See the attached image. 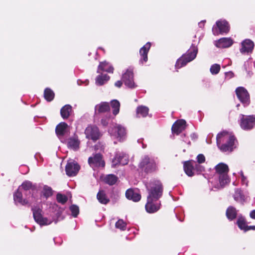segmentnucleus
Returning a JSON list of instances; mask_svg holds the SVG:
<instances>
[{
	"mask_svg": "<svg viewBox=\"0 0 255 255\" xmlns=\"http://www.w3.org/2000/svg\"><path fill=\"white\" fill-rule=\"evenodd\" d=\"M216 139L217 146L222 152H232L236 148L235 142L237 141L236 137L234 135H229L226 131L219 133Z\"/></svg>",
	"mask_w": 255,
	"mask_h": 255,
	"instance_id": "nucleus-1",
	"label": "nucleus"
},
{
	"mask_svg": "<svg viewBox=\"0 0 255 255\" xmlns=\"http://www.w3.org/2000/svg\"><path fill=\"white\" fill-rule=\"evenodd\" d=\"M146 188L148 193L147 198L159 200L162 197L164 188L160 180L158 179L151 180Z\"/></svg>",
	"mask_w": 255,
	"mask_h": 255,
	"instance_id": "nucleus-2",
	"label": "nucleus"
},
{
	"mask_svg": "<svg viewBox=\"0 0 255 255\" xmlns=\"http://www.w3.org/2000/svg\"><path fill=\"white\" fill-rule=\"evenodd\" d=\"M197 52V47L194 44H192L186 53L183 54L177 60L175 65L176 68L179 69L185 66L188 62L192 61L196 57Z\"/></svg>",
	"mask_w": 255,
	"mask_h": 255,
	"instance_id": "nucleus-3",
	"label": "nucleus"
},
{
	"mask_svg": "<svg viewBox=\"0 0 255 255\" xmlns=\"http://www.w3.org/2000/svg\"><path fill=\"white\" fill-rule=\"evenodd\" d=\"M138 167L147 174L155 172L158 169L155 160L152 158H150L148 156H145L142 159Z\"/></svg>",
	"mask_w": 255,
	"mask_h": 255,
	"instance_id": "nucleus-4",
	"label": "nucleus"
},
{
	"mask_svg": "<svg viewBox=\"0 0 255 255\" xmlns=\"http://www.w3.org/2000/svg\"><path fill=\"white\" fill-rule=\"evenodd\" d=\"M35 221L40 226L49 225L51 222L47 218L43 217L42 210L39 207L34 206L31 208Z\"/></svg>",
	"mask_w": 255,
	"mask_h": 255,
	"instance_id": "nucleus-5",
	"label": "nucleus"
},
{
	"mask_svg": "<svg viewBox=\"0 0 255 255\" xmlns=\"http://www.w3.org/2000/svg\"><path fill=\"white\" fill-rule=\"evenodd\" d=\"M84 133L86 138L91 139L94 141L98 140L102 135L99 128L93 125H88L86 128Z\"/></svg>",
	"mask_w": 255,
	"mask_h": 255,
	"instance_id": "nucleus-6",
	"label": "nucleus"
},
{
	"mask_svg": "<svg viewBox=\"0 0 255 255\" xmlns=\"http://www.w3.org/2000/svg\"><path fill=\"white\" fill-rule=\"evenodd\" d=\"M255 125V116H245L242 115L241 119V127L245 130H250L252 129Z\"/></svg>",
	"mask_w": 255,
	"mask_h": 255,
	"instance_id": "nucleus-7",
	"label": "nucleus"
},
{
	"mask_svg": "<svg viewBox=\"0 0 255 255\" xmlns=\"http://www.w3.org/2000/svg\"><path fill=\"white\" fill-rule=\"evenodd\" d=\"M236 94L239 100L245 106H247L250 104V95L248 91L244 87H238L236 89Z\"/></svg>",
	"mask_w": 255,
	"mask_h": 255,
	"instance_id": "nucleus-8",
	"label": "nucleus"
},
{
	"mask_svg": "<svg viewBox=\"0 0 255 255\" xmlns=\"http://www.w3.org/2000/svg\"><path fill=\"white\" fill-rule=\"evenodd\" d=\"M160 205V201L159 200L147 197V202L145 208L147 212L153 213L159 210Z\"/></svg>",
	"mask_w": 255,
	"mask_h": 255,
	"instance_id": "nucleus-9",
	"label": "nucleus"
},
{
	"mask_svg": "<svg viewBox=\"0 0 255 255\" xmlns=\"http://www.w3.org/2000/svg\"><path fill=\"white\" fill-rule=\"evenodd\" d=\"M122 81L126 86L129 88H133L135 87L133 80V69H128L126 72L123 74Z\"/></svg>",
	"mask_w": 255,
	"mask_h": 255,
	"instance_id": "nucleus-10",
	"label": "nucleus"
},
{
	"mask_svg": "<svg viewBox=\"0 0 255 255\" xmlns=\"http://www.w3.org/2000/svg\"><path fill=\"white\" fill-rule=\"evenodd\" d=\"M88 163L92 167H102L105 166V162L103 159V156L100 153L93 154L88 158Z\"/></svg>",
	"mask_w": 255,
	"mask_h": 255,
	"instance_id": "nucleus-11",
	"label": "nucleus"
},
{
	"mask_svg": "<svg viewBox=\"0 0 255 255\" xmlns=\"http://www.w3.org/2000/svg\"><path fill=\"white\" fill-rule=\"evenodd\" d=\"M80 169V166L75 161L68 162L65 166L66 173L70 177L76 176Z\"/></svg>",
	"mask_w": 255,
	"mask_h": 255,
	"instance_id": "nucleus-12",
	"label": "nucleus"
},
{
	"mask_svg": "<svg viewBox=\"0 0 255 255\" xmlns=\"http://www.w3.org/2000/svg\"><path fill=\"white\" fill-rule=\"evenodd\" d=\"M186 124V122L184 120H177L172 126V132L176 135L179 134L185 129Z\"/></svg>",
	"mask_w": 255,
	"mask_h": 255,
	"instance_id": "nucleus-13",
	"label": "nucleus"
},
{
	"mask_svg": "<svg viewBox=\"0 0 255 255\" xmlns=\"http://www.w3.org/2000/svg\"><path fill=\"white\" fill-rule=\"evenodd\" d=\"M128 162V158L125 154L117 153L112 161L113 167H116L119 164L124 165L127 164Z\"/></svg>",
	"mask_w": 255,
	"mask_h": 255,
	"instance_id": "nucleus-14",
	"label": "nucleus"
},
{
	"mask_svg": "<svg viewBox=\"0 0 255 255\" xmlns=\"http://www.w3.org/2000/svg\"><path fill=\"white\" fill-rule=\"evenodd\" d=\"M110 107L107 102H101L95 106V115H100L103 113H110Z\"/></svg>",
	"mask_w": 255,
	"mask_h": 255,
	"instance_id": "nucleus-15",
	"label": "nucleus"
},
{
	"mask_svg": "<svg viewBox=\"0 0 255 255\" xmlns=\"http://www.w3.org/2000/svg\"><path fill=\"white\" fill-rule=\"evenodd\" d=\"M254 47V43L253 41L249 39H245L242 43V48L240 49V52L242 53L251 52Z\"/></svg>",
	"mask_w": 255,
	"mask_h": 255,
	"instance_id": "nucleus-16",
	"label": "nucleus"
},
{
	"mask_svg": "<svg viewBox=\"0 0 255 255\" xmlns=\"http://www.w3.org/2000/svg\"><path fill=\"white\" fill-rule=\"evenodd\" d=\"M151 46L150 42H147L143 47L139 50V54L141 56L140 62L143 64V62L147 61L148 57L147 54Z\"/></svg>",
	"mask_w": 255,
	"mask_h": 255,
	"instance_id": "nucleus-17",
	"label": "nucleus"
},
{
	"mask_svg": "<svg viewBox=\"0 0 255 255\" xmlns=\"http://www.w3.org/2000/svg\"><path fill=\"white\" fill-rule=\"evenodd\" d=\"M80 140L77 135H74L73 137H70L68 139L67 146L68 148L78 150L79 149Z\"/></svg>",
	"mask_w": 255,
	"mask_h": 255,
	"instance_id": "nucleus-18",
	"label": "nucleus"
},
{
	"mask_svg": "<svg viewBox=\"0 0 255 255\" xmlns=\"http://www.w3.org/2000/svg\"><path fill=\"white\" fill-rule=\"evenodd\" d=\"M68 126L65 122H61L55 128V133L59 138L62 137L67 132Z\"/></svg>",
	"mask_w": 255,
	"mask_h": 255,
	"instance_id": "nucleus-19",
	"label": "nucleus"
},
{
	"mask_svg": "<svg viewBox=\"0 0 255 255\" xmlns=\"http://www.w3.org/2000/svg\"><path fill=\"white\" fill-rule=\"evenodd\" d=\"M194 160H188L184 162V170L188 176L192 177L194 175Z\"/></svg>",
	"mask_w": 255,
	"mask_h": 255,
	"instance_id": "nucleus-20",
	"label": "nucleus"
},
{
	"mask_svg": "<svg viewBox=\"0 0 255 255\" xmlns=\"http://www.w3.org/2000/svg\"><path fill=\"white\" fill-rule=\"evenodd\" d=\"M233 44V41L231 38L224 37L219 39L216 45L218 48H226L230 47Z\"/></svg>",
	"mask_w": 255,
	"mask_h": 255,
	"instance_id": "nucleus-21",
	"label": "nucleus"
},
{
	"mask_svg": "<svg viewBox=\"0 0 255 255\" xmlns=\"http://www.w3.org/2000/svg\"><path fill=\"white\" fill-rule=\"evenodd\" d=\"M126 196L127 199L133 202H138L141 199V195L131 188L126 191Z\"/></svg>",
	"mask_w": 255,
	"mask_h": 255,
	"instance_id": "nucleus-22",
	"label": "nucleus"
},
{
	"mask_svg": "<svg viewBox=\"0 0 255 255\" xmlns=\"http://www.w3.org/2000/svg\"><path fill=\"white\" fill-rule=\"evenodd\" d=\"M13 200L15 203H18L22 205H25L28 203L27 200L23 199L22 193L20 191V187L13 194Z\"/></svg>",
	"mask_w": 255,
	"mask_h": 255,
	"instance_id": "nucleus-23",
	"label": "nucleus"
},
{
	"mask_svg": "<svg viewBox=\"0 0 255 255\" xmlns=\"http://www.w3.org/2000/svg\"><path fill=\"white\" fill-rule=\"evenodd\" d=\"M216 25L221 33H227L230 30V25L226 20H218L216 22Z\"/></svg>",
	"mask_w": 255,
	"mask_h": 255,
	"instance_id": "nucleus-24",
	"label": "nucleus"
},
{
	"mask_svg": "<svg viewBox=\"0 0 255 255\" xmlns=\"http://www.w3.org/2000/svg\"><path fill=\"white\" fill-rule=\"evenodd\" d=\"M238 210L232 206H229L226 211V216L230 221H233L237 217Z\"/></svg>",
	"mask_w": 255,
	"mask_h": 255,
	"instance_id": "nucleus-25",
	"label": "nucleus"
},
{
	"mask_svg": "<svg viewBox=\"0 0 255 255\" xmlns=\"http://www.w3.org/2000/svg\"><path fill=\"white\" fill-rule=\"evenodd\" d=\"M115 129L117 132V138H118L120 141L123 140L127 134L126 128L121 125H117L115 127Z\"/></svg>",
	"mask_w": 255,
	"mask_h": 255,
	"instance_id": "nucleus-26",
	"label": "nucleus"
},
{
	"mask_svg": "<svg viewBox=\"0 0 255 255\" xmlns=\"http://www.w3.org/2000/svg\"><path fill=\"white\" fill-rule=\"evenodd\" d=\"M97 198L98 201L102 204L107 205L110 200L103 190H100L97 194Z\"/></svg>",
	"mask_w": 255,
	"mask_h": 255,
	"instance_id": "nucleus-27",
	"label": "nucleus"
},
{
	"mask_svg": "<svg viewBox=\"0 0 255 255\" xmlns=\"http://www.w3.org/2000/svg\"><path fill=\"white\" fill-rule=\"evenodd\" d=\"M72 106L70 105H66L60 110L61 116L64 120L67 119L72 114Z\"/></svg>",
	"mask_w": 255,
	"mask_h": 255,
	"instance_id": "nucleus-28",
	"label": "nucleus"
},
{
	"mask_svg": "<svg viewBox=\"0 0 255 255\" xmlns=\"http://www.w3.org/2000/svg\"><path fill=\"white\" fill-rule=\"evenodd\" d=\"M216 172L218 175L228 174L229 168L227 164L224 163H219L215 167Z\"/></svg>",
	"mask_w": 255,
	"mask_h": 255,
	"instance_id": "nucleus-29",
	"label": "nucleus"
},
{
	"mask_svg": "<svg viewBox=\"0 0 255 255\" xmlns=\"http://www.w3.org/2000/svg\"><path fill=\"white\" fill-rule=\"evenodd\" d=\"M233 197L236 202H239L242 205H244V202L246 201L245 196L240 189H237L235 190Z\"/></svg>",
	"mask_w": 255,
	"mask_h": 255,
	"instance_id": "nucleus-30",
	"label": "nucleus"
},
{
	"mask_svg": "<svg viewBox=\"0 0 255 255\" xmlns=\"http://www.w3.org/2000/svg\"><path fill=\"white\" fill-rule=\"evenodd\" d=\"M114 67L113 66H109L108 63L106 62H101L98 66V73H100L99 70L105 71L108 73H113L114 72Z\"/></svg>",
	"mask_w": 255,
	"mask_h": 255,
	"instance_id": "nucleus-31",
	"label": "nucleus"
},
{
	"mask_svg": "<svg viewBox=\"0 0 255 255\" xmlns=\"http://www.w3.org/2000/svg\"><path fill=\"white\" fill-rule=\"evenodd\" d=\"M55 97L54 92L49 88H46L44 91V97L47 102L52 101Z\"/></svg>",
	"mask_w": 255,
	"mask_h": 255,
	"instance_id": "nucleus-32",
	"label": "nucleus"
},
{
	"mask_svg": "<svg viewBox=\"0 0 255 255\" xmlns=\"http://www.w3.org/2000/svg\"><path fill=\"white\" fill-rule=\"evenodd\" d=\"M219 182L221 187L223 188L230 182L228 174L219 175Z\"/></svg>",
	"mask_w": 255,
	"mask_h": 255,
	"instance_id": "nucleus-33",
	"label": "nucleus"
},
{
	"mask_svg": "<svg viewBox=\"0 0 255 255\" xmlns=\"http://www.w3.org/2000/svg\"><path fill=\"white\" fill-rule=\"evenodd\" d=\"M110 77L107 74L98 75L96 79L97 85L102 86L109 80Z\"/></svg>",
	"mask_w": 255,
	"mask_h": 255,
	"instance_id": "nucleus-34",
	"label": "nucleus"
},
{
	"mask_svg": "<svg viewBox=\"0 0 255 255\" xmlns=\"http://www.w3.org/2000/svg\"><path fill=\"white\" fill-rule=\"evenodd\" d=\"M118 180L117 176L114 174L107 175L104 178V182L109 185H113L116 183Z\"/></svg>",
	"mask_w": 255,
	"mask_h": 255,
	"instance_id": "nucleus-35",
	"label": "nucleus"
},
{
	"mask_svg": "<svg viewBox=\"0 0 255 255\" xmlns=\"http://www.w3.org/2000/svg\"><path fill=\"white\" fill-rule=\"evenodd\" d=\"M19 187H20V190L23 189L24 191L34 190L36 189L35 185H33L32 182L29 181H24Z\"/></svg>",
	"mask_w": 255,
	"mask_h": 255,
	"instance_id": "nucleus-36",
	"label": "nucleus"
},
{
	"mask_svg": "<svg viewBox=\"0 0 255 255\" xmlns=\"http://www.w3.org/2000/svg\"><path fill=\"white\" fill-rule=\"evenodd\" d=\"M111 106L113 109V114L114 116L118 115L120 111V103L117 100H113L111 102Z\"/></svg>",
	"mask_w": 255,
	"mask_h": 255,
	"instance_id": "nucleus-37",
	"label": "nucleus"
},
{
	"mask_svg": "<svg viewBox=\"0 0 255 255\" xmlns=\"http://www.w3.org/2000/svg\"><path fill=\"white\" fill-rule=\"evenodd\" d=\"M148 108L145 106H139L136 109V114L139 117H146L148 115Z\"/></svg>",
	"mask_w": 255,
	"mask_h": 255,
	"instance_id": "nucleus-38",
	"label": "nucleus"
},
{
	"mask_svg": "<svg viewBox=\"0 0 255 255\" xmlns=\"http://www.w3.org/2000/svg\"><path fill=\"white\" fill-rule=\"evenodd\" d=\"M237 224L241 230H244L245 232L248 225L246 224V220L244 217L242 216L239 217L237 221Z\"/></svg>",
	"mask_w": 255,
	"mask_h": 255,
	"instance_id": "nucleus-39",
	"label": "nucleus"
},
{
	"mask_svg": "<svg viewBox=\"0 0 255 255\" xmlns=\"http://www.w3.org/2000/svg\"><path fill=\"white\" fill-rule=\"evenodd\" d=\"M53 190L50 187L47 185L44 186L42 190V194L44 197L46 199L53 195Z\"/></svg>",
	"mask_w": 255,
	"mask_h": 255,
	"instance_id": "nucleus-40",
	"label": "nucleus"
},
{
	"mask_svg": "<svg viewBox=\"0 0 255 255\" xmlns=\"http://www.w3.org/2000/svg\"><path fill=\"white\" fill-rule=\"evenodd\" d=\"M57 201L61 204H65L68 201V197L66 195L58 193L56 195Z\"/></svg>",
	"mask_w": 255,
	"mask_h": 255,
	"instance_id": "nucleus-41",
	"label": "nucleus"
},
{
	"mask_svg": "<svg viewBox=\"0 0 255 255\" xmlns=\"http://www.w3.org/2000/svg\"><path fill=\"white\" fill-rule=\"evenodd\" d=\"M69 209L73 217L76 218L78 216L79 214V208L77 205H72L70 206Z\"/></svg>",
	"mask_w": 255,
	"mask_h": 255,
	"instance_id": "nucleus-42",
	"label": "nucleus"
},
{
	"mask_svg": "<svg viewBox=\"0 0 255 255\" xmlns=\"http://www.w3.org/2000/svg\"><path fill=\"white\" fill-rule=\"evenodd\" d=\"M116 228L121 230L125 231L126 229L127 224L122 219H119L115 224Z\"/></svg>",
	"mask_w": 255,
	"mask_h": 255,
	"instance_id": "nucleus-43",
	"label": "nucleus"
},
{
	"mask_svg": "<svg viewBox=\"0 0 255 255\" xmlns=\"http://www.w3.org/2000/svg\"><path fill=\"white\" fill-rule=\"evenodd\" d=\"M221 67L219 64H214L210 68V72L213 75L217 74L220 71Z\"/></svg>",
	"mask_w": 255,
	"mask_h": 255,
	"instance_id": "nucleus-44",
	"label": "nucleus"
},
{
	"mask_svg": "<svg viewBox=\"0 0 255 255\" xmlns=\"http://www.w3.org/2000/svg\"><path fill=\"white\" fill-rule=\"evenodd\" d=\"M194 171H195L197 174H199L205 171V168L195 161H194Z\"/></svg>",
	"mask_w": 255,
	"mask_h": 255,
	"instance_id": "nucleus-45",
	"label": "nucleus"
},
{
	"mask_svg": "<svg viewBox=\"0 0 255 255\" xmlns=\"http://www.w3.org/2000/svg\"><path fill=\"white\" fill-rule=\"evenodd\" d=\"M110 119V113H107V115L106 117L105 118H102L101 121V124L104 127H106L109 124V121Z\"/></svg>",
	"mask_w": 255,
	"mask_h": 255,
	"instance_id": "nucleus-46",
	"label": "nucleus"
},
{
	"mask_svg": "<svg viewBox=\"0 0 255 255\" xmlns=\"http://www.w3.org/2000/svg\"><path fill=\"white\" fill-rule=\"evenodd\" d=\"M197 160L198 163H203L205 161V157L203 154H199L197 156Z\"/></svg>",
	"mask_w": 255,
	"mask_h": 255,
	"instance_id": "nucleus-47",
	"label": "nucleus"
},
{
	"mask_svg": "<svg viewBox=\"0 0 255 255\" xmlns=\"http://www.w3.org/2000/svg\"><path fill=\"white\" fill-rule=\"evenodd\" d=\"M123 81H118L115 83V85L118 88H121L123 85Z\"/></svg>",
	"mask_w": 255,
	"mask_h": 255,
	"instance_id": "nucleus-48",
	"label": "nucleus"
},
{
	"mask_svg": "<svg viewBox=\"0 0 255 255\" xmlns=\"http://www.w3.org/2000/svg\"><path fill=\"white\" fill-rule=\"evenodd\" d=\"M250 216L252 219H255V210H254L250 212Z\"/></svg>",
	"mask_w": 255,
	"mask_h": 255,
	"instance_id": "nucleus-49",
	"label": "nucleus"
},
{
	"mask_svg": "<svg viewBox=\"0 0 255 255\" xmlns=\"http://www.w3.org/2000/svg\"><path fill=\"white\" fill-rule=\"evenodd\" d=\"M250 230H255V226H247V228L246 229L245 232H247Z\"/></svg>",
	"mask_w": 255,
	"mask_h": 255,
	"instance_id": "nucleus-50",
	"label": "nucleus"
},
{
	"mask_svg": "<svg viewBox=\"0 0 255 255\" xmlns=\"http://www.w3.org/2000/svg\"><path fill=\"white\" fill-rule=\"evenodd\" d=\"M241 178H242V180L243 181H245L247 179V178L244 175V173L242 171L241 173Z\"/></svg>",
	"mask_w": 255,
	"mask_h": 255,
	"instance_id": "nucleus-51",
	"label": "nucleus"
}]
</instances>
